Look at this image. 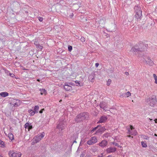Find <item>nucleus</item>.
Listing matches in <instances>:
<instances>
[{"label":"nucleus","mask_w":157,"mask_h":157,"mask_svg":"<svg viewBox=\"0 0 157 157\" xmlns=\"http://www.w3.org/2000/svg\"><path fill=\"white\" fill-rule=\"evenodd\" d=\"M107 117L105 116H102L100 118L99 120L97 122V123H104L107 120Z\"/></svg>","instance_id":"obj_11"},{"label":"nucleus","mask_w":157,"mask_h":157,"mask_svg":"<svg viewBox=\"0 0 157 157\" xmlns=\"http://www.w3.org/2000/svg\"><path fill=\"white\" fill-rule=\"evenodd\" d=\"M107 144V142L105 140H102L101 143H100L99 145V146L103 148L105 147Z\"/></svg>","instance_id":"obj_14"},{"label":"nucleus","mask_w":157,"mask_h":157,"mask_svg":"<svg viewBox=\"0 0 157 157\" xmlns=\"http://www.w3.org/2000/svg\"><path fill=\"white\" fill-rule=\"evenodd\" d=\"M116 150V148L115 147H110L107 148L106 150V151L108 153H111L114 152Z\"/></svg>","instance_id":"obj_12"},{"label":"nucleus","mask_w":157,"mask_h":157,"mask_svg":"<svg viewBox=\"0 0 157 157\" xmlns=\"http://www.w3.org/2000/svg\"><path fill=\"white\" fill-rule=\"evenodd\" d=\"M153 77L154 78L155 80L156 79H157V76L156 75V74H153Z\"/></svg>","instance_id":"obj_38"},{"label":"nucleus","mask_w":157,"mask_h":157,"mask_svg":"<svg viewBox=\"0 0 157 157\" xmlns=\"http://www.w3.org/2000/svg\"><path fill=\"white\" fill-rule=\"evenodd\" d=\"M44 109H43L42 110H40V111H39V113H42L43 112V110H44Z\"/></svg>","instance_id":"obj_46"},{"label":"nucleus","mask_w":157,"mask_h":157,"mask_svg":"<svg viewBox=\"0 0 157 157\" xmlns=\"http://www.w3.org/2000/svg\"><path fill=\"white\" fill-rule=\"evenodd\" d=\"M134 9L136 12L135 17L138 20L140 19L142 17V10L138 6H135Z\"/></svg>","instance_id":"obj_4"},{"label":"nucleus","mask_w":157,"mask_h":157,"mask_svg":"<svg viewBox=\"0 0 157 157\" xmlns=\"http://www.w3.org/2000/svg\"><path fill=\"white\" fill-rule=\"evenodd\" d=\"M141 145L142 147H146L147 146L146 143L144 141H142L141 142Z\"/></svg>","instance_id":"obj_26"},{"label":"nucleus","mask_w":157,"mask_h":157,"mask_svg":"<svg viewBox=\"0 0 157 157\" xmlns=\"http://www.w3.org/2000/svg\"><path fill=\"white\" fill-rule=\"evenodd\" d=\"M80 40L81 41L83 42H85V38L83 37H81Z\"/></svg>","instance_id":"obj_33"},{"label":"nucleus","mask_w":157,"mask_h":157,"mask_svg":"<svg viewBox=\"0 0 157 157\" xmlns=\"http://www.w3.org/2000/svg\"><path fill=\"white\" fill-rule=\"evenodd\" d=\"M154 135L155 136H157V135L156 134H155Z\"/></svg>","instance_id":"obj_52"},{"label":"nucleus","mask_w":157,"mask_h":157,"mask_svg":"<svg viewBox=\"0 0 157 157\" xmlns=\"http://www.w3.org/2000/svg\"><path fill=\"white\" fill-rule=\"evenodd\" d=\"M99 64L98 63H95V65L96 67H98V66H99Z\"/></svg>","instance_id":"obj_42"},{"label":"nucleus","mask_w":157,"mask_h":157,"mask_svg":"<svg viewBox=\"0 0 157 157\" xmlns=\"http://www.w3.org/2000/svg\"><path fill=\"white\" fill-rule=\"evenodd\" d=\"M0 95L4 98L8 96L9 95V94L7 92H2L0 93Z\"/></svg>","instance_id":"obj_17"},{"label":"nucleus","mask_w":157,"mask_h":157,"mask_svg":"<svg viewBox=\"0 0 157 157\" xmlns=\"http://www.w3.org/2000/svg\"><path fill=\"white\" fill-rule=\"evenodd\" d=\"M111 80L110 79H109L107 82V85L108 86H109L111 84Z\"/></svg>","instance_id":"obj_28"},{"label":"nucleus","mask_w":157,"mask_h":157,"mask_svg":"<svg viewBox=\"0 0 157 157\" xmlns=\"http://www.w3.org/2000/svg\"><path fill=\"white\" fill-rule=\"evenodd\" d=\"M68 51H69L71 52L72 50V47L71 46H70V45L68 46Z\"/></svg>","instance_id":"obj_31"},{"label":"nucleus","mask_w":157,"mask_h":157,"mask_svg":"<svg viewBox=\"0 0 157 157\" xmlns=\"http://www.w3.org/2000/svg\"><path fill=\"white\" fill-rule=\"evenodd\" d=\"M125 73L126 75H128V72H125Z\"/></svg>","instance_id":"obj_47"},{"label":"nucleus","mask_w":157,"mask_h":157,"mask_svg":"<svg viewBox=\"0 0 157 157\" xmlns=\"http://www.w3.org/2000/svg\"><path fill=\"white\" fill-rule=\"evenodd\" d=\"M18 100L16 99H13L11 102V104H12L13 105H14L15 104V102L16 101H17Z\"/></svg>","instance_id":"obj_27"},{"label":"nucleus","mask_w":157,"mask_h":157,"mask_svg":"<svg viewBox=\"0 0 157 157\" xmlns=\"http://www.w3.org/2000/svg\"><path fill=\"white\" fill-rule=\"evenodd\" d=\"M71 84L70 83H66L64 86V88L67 91H70L72 89V86H71Z\"/></svg>","instance_id":"obj_10"},{"label":"nucleus","mask_w":157,"mask_h":157,"mask_svg":"<svg viewBox=\"0 0 157 157\" xmlns=\"http://www.w3.org/2000/svg\"><path fill=\"white\" fill-rule=\"evenodd\" d=\"M143 137L146 140H148L149 138V137L148 136L145 135L143 136Z\"/></svg>","instance_id":"obj_32"},{"label":"nucleus","mask_w":157,"mask_h":157,"mask_svg":"<svg viewBox=\"0 0 157 157\" xmlns=\"http://www.w3.org/2000/svg\"><path fill=\"white\" fill-rule=\"evenodd\" d=\"M21 104V102L19 100H18L17 101L15 102V104L14 105H13V106L14 107H17L19 106Z\"/></svg>","instance_id":"obj_18"},{"label":"nucleus","mask_w":157,"mask_h":157,"mask_svg":"<svg viewBox=\"0 0 157 157\" xmlns=\"http://www.w3.org/2000/svg\"><path fill=\"white\" fill-rule=\"evenodd\" d=\"M24 127L25 128L28 129V131H29L30 129H31L32 128V126L28 123H26L25 124Z\"/></svg>","instance_id":"obj_15"},{"label":"nucleus","mask_w":157,"mask_h":157,"mask_svg":"<svg viewBox=\"0 0 157 157\" xmlns=\"http://www.w3.org/2000/svg\"><path fill=\"white\" fill-rule=\"evenodd\" d=\"M94 76L93 74L90 75L88 77L89 80L92 82L93 80L94 79Z\"/></svg>","instance_id":"obj_19"},{"label":"nucleus","mask_w":157,"mask_h":157,"mask_svg":"<svg viewBox=\"0 0 157 157\" xmlns=\"http://www.w3.org/2000/svg\"><path fill=\"white\" fill-rule=\"evenodd\" d=\"M126 94L127 96V97H128L131 96V94L129 91H128L126 93Z\"/></svg>","instance_id":"obj_35"},{"label":"nucleus","mask_w":157,"mask_h":157,"mask_svg":"<svg viewBox=\"0 0 157 157\" xmlns=\"http://www.w3.org/2000/svg\"><path fill=\"white\" fill-rule=\"evenodd\" d=\"M128 137H131V136L130 135H129V136H128ZM132 138H133V137L132 136L131 137Z\"/></svg>","instance_id":"obj_49"},{"label":"nucleus","mask_w":157,"mask_h":157,"mask_svg":"<svg viewBox=\"0 0 157 157\" xmlns=\"http://www.w3.org/2000/svg\"><path fill=\"white\" fill-rule=\"evenodd\" d=\"M39 20L40 21H42L43 20V19L42 18L40 17Z\"/></svg>","instance_id":"obj_43"},{"label":"nucleus","mask_w":157,"mask_h":157,"mask_svg":"<svg viewBox=\"0 0 157 157\" xmlns=\"http://www.w3.org/2000/svg\"><path fill=\"white\" fill-rule=\"evenodd\" d=\"M145 101L147 104L152 106H155L157 102L156 98L155 96H152L146 99Z\"/></svg>","instance_id":"obj_2"},{"label":"nucleus","mask_w":157,"mask_h":157,"mask_svg":"<svg viewBox=\"0 0 157 157\" xmlns=\"http://www.w3.org/2000/svg\"><path fill=\"white\" fill-rule=\"evenodd\" d=\"M99 127H100V125H98V126H97V127H95V128H94L91 131V132L92 133H93V132H94V131L96 130H97V129H98L99 128Z\"/></svg>","instance_id":"obj_24"},{"label":"nucleus","mask_w":157,"mask_h":157,"mask_svg":"<svg viewBox=\"0 0 157 157\" xmlns=\"http://www.w3.org/2000/svg\"><path fill=\"white\" fill-rule=\"evenodd\" d=\"M79 149H80V148L78 147V149L77 150V151H78Z\"/></svg>","instance_id":"obj_53"},{"label":"nucleus","mask_w":157,"mask_h":157,"mask_svg":"<svg viewBox=\"0 0 157 157\" xmlns=\"http://www.w3.org/2000/svg\"><path fill=\"white\" fill-rule=\"evenodd\" d=\"M29 113L32 116L33 115L36 113L34 111H33L32 109L29 110Z\"/></svg>","instance_id":"obj_21"},{"label":"nucleus","mask_w":157,"mask_h":157,"mask_svg":"<svg viewBox=\"0 0 157 157\" xmlns=\"http://www.w3.org/2000/svg\"><path fill=\"white\" fill-rule=\"evenodd\" d=\"M134 128L132 125L130 126V128L128 130V133L129 135L136 136L137 134V132L135 130H133Z\"/></svg>","instance_id":"obj_8"},{"label":"nucleus","mask_w":157,"mask_h":157,"mask_svg":"<svg viewBox=\"0 0 157 157\" xmlns=\"http://www.w3.org/2000/svg\"><path fill=\"white\" fill-rule=\"evenodd\" d=\"M75 83H78V85H77V86H78V85L81 86V85L80 84V83H79V82L78 81H76L75 82Z\"/></svg>","instance_id":"obj_41"},{"label":"nucleus","mask_w":157,"mask_h":157,"mask_svg":"<svg viewBox=\"0 0 157 157\" xmlns=\"http://www.w3.org/2000/svg\"><path fill=\"white\" fill-rule=\"evenodd\" d=\"M155 83L157 85V78L155 80Z\"/></svg>","instance_id":"obj_45"},{"label":"nucleus","mask_w":157,"mask_h":157,"mask_svg":"<svg viewBox=\"0 0 157 157\" xmlns=\"http://www.w3.org/2000/svg\"><path fill=\"white\" fill-rule=\"evenodd\" d=\"M37 81L40 82V80L39 79H37Z\"/></svg>","instance_id":"obj_50"},{"label":"nucleus","mask_w":157,"mask_h":157,"mask_svg":"<svg viewBox=\"0 0 157 157\" xmlns=\"http://www.w3.org/2000/svg\"><path fill=\"white\" fill-rule=\"evenodd\" d=\"M40 94L41 95L45 94L46 92V90L44 89H40Z\"/></svg>","instance_id":"obj_23"},{"label":"nucleus","mask_w":157,"mask_h":157,"mask_svg":"<svg viewBox=\"0 0 157 157\" xmlns=\"http://www.w3.org/2000/svg\"><path fill=\"white\" fill-rule=\"evenodd\" d=\"M88 115L87 113H82L77 115L75 119V121L77 122H78L85 119Z\"/></svg>","instance_id":"obj_5"},{"label":"nucleus","mask_w":157,"mask_h":157,"mask_svg":"<svg viewBox=\"0 0 157 157\" xmlns=\"http://www.w3.org/2000/svg\"><path fill=\"white\" fill-rule=\"evenodd\" d=\"M85 153L84 152H82V154L81 155L80 157H83L85 155Z\"/></svg>","instance_id":"obj_36"},{"label":"nucleus","mask_w":157,"mask_h":157,"mask_svg":"<svg viewBox=\"0 0 157 157\" xmlns=\"http://www.w3.org/2000/svg\"><path fill=\"white\" fill-rule=\"evenodd\" d=\"M39 109V106L38 105H36L35 106L34 109V111L36 113H37L38 112V110Z\"/></svg>","instance_id":"obj_20"},{"label":"nucleus","mask_w":157,"mask_h":157,"mask_svg":"<svg viewBox=\"0 0 157 157\" xmlns=\"http://www.w3.org/2000/svg\"><path fill=\"white\" fill-rule=\"evenodd\" d=\"M99 128H98V129L97 130V131L96 132L95 134H96L98 133H99L101 132H102L104 131L105 130V128L104 127H101L100 126V127Z\"/></svg>","instance_id":"obj_16"},{"label":"nucleus","mask_w":157,"mask_h":157,"mask_svg":"<svg viewBox=\"0 0 157 157\" xmlns=\"http://www.w3.org/2000/svg\"><path fill=\"white\" fill-rule=\"evenodd\" d=\"M74 142H76V141H74Z\"/></svg>","instance_id":"obj_55"},{"label":"nucleus","mask_w":157,"mask_h":157,"mask_svg":"<svg viewBox=\"0 0 157 157\" xmlns=\"http://www.w3.org/2000/svg\"><path fill=\"white\" fill-rule=\"evenodd\" d=\"M144 44H139V46L136 45L134 47H132L131 50V52H132L134 54L136 55L137 53H139L140 55V56H141L143 57V59L145 60L147 63L150 65L151 66L153 64V61L149 57L147 58V60H145L144 57H145V55H143V49L141 48L142 45L143 46Z\"/></svg>","instance_id":"obj_1"},{"label":"nucleus","mask_w":157,"mask_h":157,"mask_svg":"<svg viewBox=\"0 0 157 157\" xmlns=\"http://www.w3.org/2000/svg\"><path fill=\"white\" fill-rule=\"evenodd\" d=\"M21 154L20 152H14L13 151H10L9 153V156L11 157H20Z\"/></svg>","instance_id":"obj_6"},{"label":"nucleus","mask_w":157,"mask_h":157,"mask_svg":"<svg viewBox=\"0 0 157 157\" xmlns=\"http://www.w3.org/2000/svg\"><path fill=\"white\" fill-rule=\"evenodd\" d=\"M106 104L105 102H102L100 103V107L104 110H106Z\"/></svg>","instance_id":"obj_13"},{"label":"nucleus","mask_w":157,"mask_h":157,"mask_svg":"<svg viewBox=\"0 0 157 157\" xmlns=\"http://www.w3.org/2000/svg\"><path fill=\"white\" fill-rule=\"evenodd\" d=\"M5 72L7 74H9V73H9L10 72L9 71H8V70H6L5 71Z\"/></svg>","instance_id":"obj_44"},{"label":"nucleus","mask_w":157,"mask_h":157,"mask_svg":"<svg viewBox=\"0 0 157 157\" xmlns=\"http://www.w3.org/2000/svg\"><path fill=\"white\" fill-rule=\"evenodd\" d=\"M113 144L116 146H117L119 147H121L117 143H113Z\"/></svg>","instance_id":"obj_29"},{"label":"nucleus","mask_w":157,"mask_h":157,"mask_svg":"<svg viewBox=\"0 0 157 157\" xmlns=\"http://www.w3.org/2000/svg\"><path fill=\"white\" fill-rule=\"evenodd\" d=\"M73 15H74V14H73V13H71L70 15H69V17H71V18H72L73 17Z\"/></svg>","instance_id":"obj_40"},{"label":"nucleus","mask_w":157,"mask_h":157,"mask_svg":"<svg viewBox=\"0 0 157 157\" xmlns=\"http://www.w3.org/2000/svg\"><path fill=\"white\" fill-rule=\"evenodd\" d=\"M97 141V137L94 136L92 137L89 140H88L87 143L89 145H91L96 143Z\"/></svg>","instance_id":"obj_7"},{"label":"nucleus","mask_w":157,"mask_h":157,"mask_svg":"<svg viewBox=\"0 0 157 157\" xmlns=\"http://www.w3.org/2000/svg\"><path fill=\"white\" fill-rule=\"evenodd\" d=\"M113 71L112 69H110V70H108L107 71V72L108 73H112L113 72Z\"/></svg>","instance_id":"obj_34"},{"label":"nucleus","mask_w":157,"mask_h":157,"mask_svg":"<svg viewBox=\"0 0 157 157\" xmlns=\"http://www.w3.org/2000/svg\"><path fill=\"white\" fill-rule=\"evenodd\" d=\"M155 123H157V119H156L155 120Z\"/></svg>","instance_id":"obj_48"},{"label":"nucleus","mask_w":157,"mask_h":157,"mask_svg":"<svg viewBox=\"0 0 157 157\" xmlns=\"http://www.w3.org/2000/svg\"><path fill=\"white\" fill-rule=\"evenodd\" d=\"M34 44L36 46V47H37V45L38 44H39L37 41H35L34 42Z\"/></svg>","instance_id":"obj_37"},{"label":"nucleus","mask_w":157,"mask_h":157,"mask_svg":"<svg viewBox=\"0 0 157 157\" xmlns=\"http://www.w3.org/2000/svg\"><path fill=\"white\" fill-rule=\"evenodd\" d=\"M8 136L10 139L11 140L13 139V136L11 133H10L8 134Z\"/></svg>","instance_id":"obj_22"},{"label":"nucleus","mask_w":157,"mask_h":157,"mask_svg":"<svg viewBox=\"0 0 157 157\" xmlns=\"http://www.w3.org/2000/svg\"><path fill=\"white\" fill-rule=\"evenodd\" d=\"M4 142L0 140V147H4Z\"/></svg>","instance_id":"obj_25"},{"label":"nucleus","mask_w":157,"mask_h":157,"mask_svg":"<svg viewBox=\"0 0 157 157\" xmlns=\"http://www.w3.org/2000/svg\"><path fill=\"white\" fill-rule=\"evenodd\" d=\"M45 133L43 132L38 135L37 136H35L33 140L32 143V145H33L36 143L38 142L42 139L44 136Z\"/></svg>","instance_id":"obj_3"},{"label":"nucleus","mask_w":157,"mask_h":157,"mask_svg":"<svg viewBox=\"0 0 157 157\" xmlns=\"http://www.w3.org/2000/svg\"><path fill=\"white\" fill-rule=\"evenodd\" d=\"M107 157H113L111 155H109V156H107Z\"/></svg>","instance_id":"obj_51"},{"label":"nucleus","mask_w":157,"mask_h":157,"mask_svg":"<svg viewBox=\"0 0 157 157\" xmlns=\"http://www.w3.org/2000/svg\"><path fill=\"white\" fill-rule=\"evenodd\" d=\"M62 101V100H60V101H59V102H60Z\"/></svg>","instance_id":"obj_54"},{"label":"nucleus","mask_w":157,"mask_h":157,"mask_svg":"<svg viewBox=\"0 0 157 157\" xmlns=\"http://www.w3.org/2000/svg\"><path fill=\"white\" fill-rule=\"evenodd\" d=\"M9 75L12 77H13L15 75L13 74L9 73Z\"/></svg>","instance_id":"obj_39"},{"label":"nucleus","mask_w":157,"mask_h":157,"mask_svg":"<svg viewBox=\"0 0 157 157\" xmlns=\"http://www.w3.org/2000/svg\"><path fill=\"white\" fill-rule=\"evenodd\" d=\"M64 122L63 121H61L60 120L59 121V124L58 125L57 128L60 131H61L63 128L64 127Z\"/></svg>","instance_id":"obj_9"},{"label":"nucleus","mask_w":157,"mask_h":157,"mask_svg":"<svg viewBox=\"0 0 157 157\" xmlns=\"http://www.w3.org/2000/svg\"><path fill=\"white\" fill-rule=\"evenodd\" d=\"M36 47L37 48H39L40 49H42L43 48V47L40 44H38L37 47Z\"/></svg>","instance_id":"obj_30"}]
</instances>
